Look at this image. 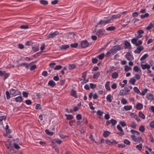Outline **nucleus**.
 Wrapping results in <instances>:
<instances>
[{
    "label": "nucleus",
    "instance_id": "f257e3e1",
    "mask_svg": "<svg viewBox=\"0 0 154 154\" xmlns=\"http://www.w3.org/2000/svg\"><path fill=\"white\" fill-rule=\"evenodd\" d=\"M121 50V47L119 45H116L109 50L106 54V56L108 57L110 56V54H114L116 53L118 51Z\"/></svg>",
    "mask_w": 154,
    "mask_h": 154
},
{
    "label": "nucleus",
    "instance_id": "f03ea898",
    "mask_svg": "<svg viewBox=\"0 0 154 154\" xmlns=\"http://www.w3.org/2000/svg\"><path fill=\"white\" fill-rule=\"evenodd\" d=\"M142 37V35L138 34V35L137 37L131 40V42L133 44L135 45L136 46H139L142 43V41L141 40H140L138 41L137 42V41L138 40L139 38H141Z\"/></svg>",
    "mask_w": 154,
    "mask_h": 154
},
{
    "label": "nucleus",
    "instance_id": "7ed1b4c3",
    "mask_svg": "<svg viewBox=\"0 0 154 154\" xmlns=\"http://www.w3.org/2000/svg\"><path fill=\"white\" fill-rule=\"evenodd\" d=\"M131 138L133 140H134L135 142L140 143L141 142H143L142 138L141 137H136L134 135H131Z\"/></svg>",
    "mask_w": 154,
    "mask_h": 154
},
{
    "label": "nucleus",
    "instance_id": "20e7f679",
    "mask_svg": "<svg viewBox=\"0 0 154 154\" xmlns=\"http://www.w3.org/2000/svg\"><path fill=\"white\" fill-rule=\"evenodd\" d=\"M10 93L11 94L13 97L20 95V91L13 88L11 89L10 90Z\"/></svg>",
    "mask_w": 154,
    "mask_h": 154
},
{
    "label": "nucleus",
    "instance_id": "39448f33",
    "mask_svg": "<svg viewBox=\"0 0 154 154\" xmlns=\"http://www.w3.org/2000/svg\"><path fill=\"white\" fill-rule=\"evenodd\" d=\"M110 20L108 19L106 20H101L99 23H98L97 25L95 26V28H96L97 26L99 25H103L105 24L106 23H110L111 22L110 21Z\"/></svg>",
    "mask_w": 154,
    "mask_h": 154
},
{
    "label": "nucleus",
    "instance_id": "423d86ee",
    "mask_svg": "<svg viewBox=\"0 0 154 154\" xmlns=\"http://www.w3.org/2000/svg\"><path fill=\"white\" fill-rule=\"evenodd\" d=\"M105 30L103 29H100L97 31L96 34L99 37H100L104 34Z\"/></svg>",
    "mask_w": 154,
    "mask_h": 154
},
{
    "label": "nucleus",
    "instance_id": "0eeeda50",
    "mask_svg": "<svg viewBox=\"0 0 154 154\" xmlns=\"http://www.w3.org/2000/svg\"><path fill=\"white\" fill-rule=\"evenodd\" d=\"M59 32L57 31H55L53 33H51L47 36V38H52L56 35L59 34Z\"/></svg>",
    "mask_w": 154,
    "mask_h": 154
},
{
    "label": "nucleus",
    "instance_id": "6e6552de",
    "mask_svg": "<svg viewBox=\"0 0 154 154\" xmlns=\"http://www.w3.org/2000/svg\"><path fill=\"white\" fill-rule=\"evenodd\" d=\"M125 57L129 61H131L134 59V57L129 52H128L125 55Z\"/></svg>",
    "mask_w": 154,
    "mask_h": 154
},
{
    "label": "nucleus",
    "instance_id": "1a4fd4ad",
    "mask_svg": "<svg viewBox=\"0 0 154 154\" xmlns=\"http://www.w3.org/2000/svg\"><path fill=\"white\" fill-rule=\"evenodd\" d=\"M81 47L82 48H85L89 45V43L86 41H84L81 43Z\"/></svg>",
    "mask_w": 154,
    "mask_h": 154
},
{
    "label": "nucleus",
    "instance_id": "9d476101",
    "mask_svg": "<svg viewBox=\"0 0 154 154\" xmlns=\"http://www.w3.org/2000/svg\"><path fill=\"white\" fill-rule=\"evenodd\" d=\"M143 49L144 48L143 46H140L134 51V52L135 53L139 54Z\"/></svg>",
    "mask_w": 154,
    "mask_h": 154
},
{
    "label": "nucleus",
    "instance_id": "9b49d317",
    "mask_svg": "<svg viewBox=\"0 0 154 154\" xmlns=\"http://www.w3.org/2000/svg\"><path fill=\"white\" fill-rule=\"evenodd\" d=\"M141 66L142 68L143 69H149L150 67V65L146 63L145 64H141Z\"/></svg>",
    "mask_w": 154,
    "mask_h": 154
},
{
    "label": "nucleus",
    "instance_id": "f8f14e48",
    "mask_svg": "<svg viewBox=\"0 0 154 154\" xmlns=\"http://www.w3.org/2000/svg\"><path fill=\"white\" fill-rule=\"evenodd\" d=\"M121 16V14H118L116 15H113L109 19L110 20V21L112 19H116L117 18H119Z\"/></svg>",
    "mask_w": 154,
    "mask_h": 154
},
{
    "label": "nucleus",
    "instance_id": "ddd939ff",
    "mask_svg": "<svg viewBox=\"0 0 154 154\" xmlns=\"http://www.w3.org/2000/svg\"><path fill=\"white\" fill-rule=\"evenodd\" d=\"M146 97L148 100H153L154 99V97L153 95L149 93L147 94H146Z\"/></svg>",
    "mask_w": 154,
    "mask_h": 154
},
{
    "label": "nucleus",
    "instance_id": "4468645a",
    "mask_svg": "<svg viewBox=\"0 0 154 154\" xmlns=\"http://www.w3.org/2000/svg\"><path fill=\"white\" fill-rule=\"evenodd\" d=\"M110 82L107 81L105 85V87L106 90L108 91H110L111 90L109 86Z\"/></svg>",
    "mask_w": 154,
    "mask_h": 154
},
{
    "label": "nucleus",
    "instance_id": "2eb2a0df",
    "mask_svg": "<svg viewBox=\"0 0 154 154\" xmlns=\"http://www.w3.org/2000/svg\"><path fill=\"white\" fill-rule=\"evenodd\" d=\"M69 48L68 45H61L60 48L61 50H66Z\"/></svg>",
    "mask_w": 154,
    "mask_h": 154
},
{
    "label": "nucleus",
    "instance_id": "dca6fc26",
    "mask_svg": "<svg viewBox=\"0 0 154 154\" xmlns=\"http://www.w3.org/2000/svg\"><path fill=\"white\" fill-rule=\"evenodd\" d=\"M154 20L146 28V29L147 30H149L150 29H151L152 27H153L154 26Z\"/></svg>",
    "mask_w": 154,
    "mask_h": 154
},
{
    "label": "nucleus",
    "instance_id": "f3484780",
    "mask_svg": "<svg viewBox=\"0 0 154 154\" xmlns=\"http://www.w3.org/2000/svg\"><path fill=\"white\" fill-rule=\"evenodd\" d=\"M124 109L126 111L131 110L132 109L131 106L127 105L124 107Z\"/></svg>",
    "mask_w": 154,
    "mask_h": 154
},
{
    "label": "nucleus",
    "instance_id": "a211bd4d",
    "mask_svg": "<svg viewBox=\"0 0 154 154\" xmlns=\"http://www.w3.org/2000/svg\"><path fill=\"white\" fill-rule=\"evenodd\" d=\"M125 46L126 48H130L131 46L130 43L127 41H125Z\"/></svg>",
    "mask_w": 154,
    "mask_h": 154
},
{
    "label": "nucleus",
    "instance_id": "6ab92c4d",
    "mask_svg": "<svg viewBox=\"0 0 154 154\" xmlns=\"http://www.w3.org/2000/svg\"><path fill=\"white\" fill-rule=\"evenodd\" d=\"M143 107V105L142 103H138L137 104L136 106V108L137 109H141Z\"/></svg>",
    "mask_w": 154,
    "mask_h": 154
},
{
    "label": "nucleus",
    "instance_id": "aec40b11",
    "mask_svg": "<svg viewBox=\"0 0 154 154\" xmlns=\"http://www.w3.org/2000/svg\"><path fill=\"white\" fill-rule=\"evenodd\" d=\"M48 84L50 86L52 87H53L55 85L56 83L53 81L51 80L49 82Z\"/></svg>",
    "mask_w": 154,
    "mask_h": 154
},
{
    "label": "nucleus",
    "instance_id": "412c9836",
    "mask_svg": "<svg viewBox=\"0 0 154 154\" xmlns=\"http://www.w3.org/2000/svg\"><path fill=\"white\" fill-rule=\"evenodd\" d=\"M119 75L116 72H113L112 75V77L113 79H116Z\"/></svg>",
    "mask_w": 154,
    "mask_h": 154
},
{
    "label": "nucleus",
    "instance_id": "4be33fe9",
    "mask_svg": "<svg viewBox=\"0 0 154 154\" xmlns=\"http://www.w3.org/2000/svg\"><path fill=\"white\" fill-rule=\"evenodd\" d=\"M14 99L16 102H17L20 103L23 100V98L21 96H18L14 98Z\"/></svg>",
    "mask_w": 154,
    "mask_h": 154
},
{
    "label": "nucleus",
    "instance_id": "5701e85b",
    "mask_svg": "<svg viewBox=\"0 0 154 154\" xmlns=\"http://www.w3.org/2000/svg\"><path fill=\"white\" fill-rule=\"evenodd\" d=\"M76 91L73 89L71 90V95L75 98H77Z\"/></svg>",
    "mask_w": 154,
    "mask_h": 154
},
{
    "label": "nucleus",
    "instance_id": "b1692460",
    "mask_svg": "<svg viewBox=\"0 0 154 154\" xmlns=\"http://www.w3.org/2000/svg\"><path fill=\"white\" fill-rule=\"evenodd\" d=\"M112 97L110 94H108L106 97V99L109 102H112Z\"/></svg>",
    "mask_w": 154,
    "mask_h": 154
},
{
    "label": "nucleus",
    "instance_id": "393cba45",
    "mask_svg": "<svg viewBox=\"0 0 154 154\" xmlns=\"http://www.w3.org/2000/svg\"><path fill=\"white\" fill-rule=\"evenodd\" d=\"M135 82L136 80L133 78H131L129 81V83L133 85H135Z\"/></svg>",
    "mask_w": 154,
    "mask_h": 154
},
{
    "label": "nucleus",
    "instance_id": "a878e982",
    "mask_svg": "<svg viewBox=\"0 0 154 154\" xmlns=\"http://www.w3.org/2000/svg\"><path fill=\"white\" fill-rule=\"evenodd\" d=\"M39 2L41 4L44 5H47L48 3V2L47 1L45 0H40L39 1Z\"/></svg>",
    "mask_w": 154,
    "mask_h": 154
},
{
    "label": "nucleus",
    "instance_id": "bb28decb",
    "mask_svg": "<svg viewBox=\"0 0 154 154\" xmlns=\"http://www.w3.org/2000/svg\"><path fill=\"white\" fill-rule=\"evenodd\" d=\"M105 143L106 144H108L110 146H111L112 144V142H115L116 143V141L113 140L112 142H111L109 140H106L105 141Z\"/></svg>",
    "mask_w": 154,
    "mask_h": 154
},
{
    "label": "nucleus",
    "instance_id": "cd10ccee",
    "mask_svg": "<svg viewBox=\"0 0 154 154\" xmlns=\"http://www.w3.org/2000/svg\"><path fill=\"white\" fill-rule=\"evenodd\" d=\"M133 70L135 72H140V73H141V71L139 69L138 67L137 66H135L134 67Z\"/></svg>",
    "mask_w": 154,
    "mask_h": 154
},
{
    "label": "nucleus",
    "instance_id": "c85d7f7f",
    "mask_svg": "<svg viewBox=\"0 0 154 154\" xmlns=\"http://www.w3.org/2000/svg\"><path fill=\"white\" fill-rule=\"evenodd\" d=\"M30 65V64H28L25 63H22L20 64V66H25L26 68H27Z\"/></svg>",
    "mask_w": 154,
    "mask_h": 154
},
{
    "label": "nucleus",
    "instance_id": "c756f323",
    "mask_svg": "<svg viewBox=\"0 0 154 154\" xmlns=\"http://www.w3.org/2000/svg\"><path fill=\"white\" fill-rule=\"evenodd\" d=\"M137 125L134 122H132L131 125V127L134 129H135L137 127Z\"/></svg>",
    "mask_w": 154,
    "mask_h": 154
},
{
    "label": "nucleus",
    "instance_id": "7c9ffc66",
    "mask_svg": "<svg viewBox=\"0 0 154 154\" xmlns=\"http://www.w3.org/2000/svg\"><path fill=\"white\" fill-rule=\"evenodd\" d=\"M65 116H66V119L69 120L72 119L73 118V116L72 115H67L65 114Z\"/></svg>",
    "mask_w": 154,
    "mask_h": 154
},
{
    "label": "nucleus",
    "instance_id": "2f4dec72",
    "mask_svg": "<svg viewBox=\"0 0 154 154\" xmlns=\"http://www.w3.org/2000/svg\"><path fill=\"white\" fill-rule=\"evenodd\" d=\"M110 134V132L108 131H106L104 132L103 135L104 137H108Z\"/></svg>",
    "mask_w": 154,
    "mask_h": 154
},
{
    "label": "nucleus",
    "instance_id": "473e14b6",
    "mask_svg": "<svg viewBox=\"0 0 154 154\" xmlns=\"http://www.w3.org/2000/svg\"><path fill=\"white\" fill-rule=\"evenodd\" d=\"M139 116L141 118L144 119H145V116L141 112H140L139 113Z\"/></svg>",
    "mask_w": 154,
    "mask_h": 154
},
{
    "label": "nucleus",
    "instance_id": "72a5a7b5",
    "mask_svg": "<svg viewBox=\"0 0 154 154\" xmlns=\"http://www.w3.org/2000/svg\"><path fill=\"white\" fill-rule=\"evenodd\" d=\"M136 148L138 150H140L142 148V144L140 143L139 145L136 146Z\"/></svg>",
    "mask_w": 154,
    "mask_h": 154
},
{
    "label": "nucleus",
    "instance_id": "f704fd0d",
    "mask_svg": "<svg viewBox=\"0 0 154 154\" xmlns=\"http://www.w3.org/2000/svg\"><path fill=\"white\" fill-rule=\"evenodd\" d=\"M131 69V67L129 66H125L124 71L126 72H127L130 70Z\"/></svg>",
    "mask_w": 154,
    "mask_h": 154
},
{
    "label": "nucleus",
    "instance_id": "c9c22d12",
    "mask_svg": "<svg viewBox=\"0 0 154 154\" xmlns=\"http://www.w3.org/2000/svg\"><path fill=\"white\" fill-rule=\"evenodd\" d=\"M100 73L99 72H97L96 74L94 75L93 77L94 79H97L100 76Z\"/></svg>",
    "mask_w": 154,
    "mask_h": 154
},
{
    "label": "nucleus",
    "instance_id": "e433bc0d",
    "mask_svg": "<svg viewBox=\"0 0 154 154\" xmlns=\"http://www.w3.org/2000/svg\"><path fill=\"white\" fill-rule=\"evenodd\" d=\"M76 68V66L74 64H71L69 65L68 68L69 69H72Z\"/></svg>",
    "mask_w": 154,
    "mask_h": 154
},
{
    "label": "nucleus",
    "instance_id": "4c0bfd02",
    "mask_svg": "<svg viewBox=\"0 0 154 154\" xmlns=\"http://www.w3.org/2000/svg\"><path fill=\"white\" fill-rule=\"evenodd\" d=\"M104 56H105L104 54V53H102L101 54H100L98 55L97 56V57L99 59L102 60L103 58V57H104Z\"/></svg>",
    "mask_w": 154,
    "mask_h": 154
},
{
    "label": "nucleus",
    "instance_id": "58836bf2",
    "mask_svg": "<svg viewBox=\"0 0 154 154\" xmlns=\"http://www.w3.org/2000/svg\"><path fill=\"white\" fill-rule=\"evenodd\" d=\"M112 126L115 125L116 124L117 121L116 120L112 119L110 120Z\"/></svg>",
    "mask_w": 154,
    "mask_h": 154
},
{
    "label": "nucleus",
    "instance_id": "ea45409f",
    "mask_svg": "<svg viewBox=\"0 0 154 154\" xmlns=\"http://www.w3.org/2000/svg\"><path fill=\"white\" fill-rule=\"evenodd\" d=\"M45 133L48 134V135H52L53 134V133L52 132L48 130V129H46L45 130Z\"/></svg>",
    "mask_w": 154,
    "mask_h": 154
},
{
    "label": "nucleus",
    "instance_id": "a19ab883",
    "mask_svg": "<svg viewBox=\"0 0 154 154\" xmlns=\"http://www.w3.org/2000/svg\"><path fill=\"white\" fill-rule=\"evenodd\" d=\"M148 91V89L145 88L143 90L141 93H140V94L142 96H144Z\"/></svg>",
    "mask_w": 154,
    "mask_h": 154
},
{
    "label": "nucleus",
    "instance_id": "79ce46f5",
    "mask_svg": "<svg viewBox=\"0 0 154 154\" xmlns=\"http://www.w3.org/2000/svg\"><path fill=\"white\" fill-rule=\"evenodd\" d=\"M148 56L147 54H145L140 59V60H143L146 59Z\"/></svg>",
    "mask_w": 154,
    "mask_h": 154
},
{
    "label": "nucleus",
    "instance_id": "37998d69",
    "mask_svg": "<svg viewBox=\"0 0 154 154\" xmlns=\"http://www.w3.org/2000/svg\"><path fill=\"white\" fill-rule=\"evenodd\" d=\"M139 130L142 132H143L145 131V128L143 125H141L140 127Z\"/></svg>",
    "mask_w": 154,
    "mask_h": 154
},
{
    "label": "nucleus",
    "instance_id": "c03bdc74",
    "mask_svg": "<svg viewBox=\"0 0 154 154\" xmlns=\"http://www.w3.org/2000/svg\"><path fill=\"white\" fill-rule=\"evenodd\" d=\"M10 94H11L8 91H6V98L7 99H8L10 98Z\"/></svg>",
    "mask_w": 154,
    "mask_h": 154
},
{
    "label": "nucleus",
    "instance_id": "a18cd8bd",
    "mask_svg": "<svg viewBox=\"0 0 154 154\" xmlns=\"http://www.w3.org/2000/svg\"><path fill=\"white\" fill-rule=\"evenodd\" d=\"M121 103L123 104H125L128 103L127 100L125 98H122L121 100Z\"/></svg>",
    "mask_w": 154,
    "mask_h": 154
},
{
    "label": "nucleus",
    "instance_id": "49530a36",
    "mask_svg": "<svg viewBox=\"0 0 154 154\" xmlns=\"http://www.w3.org/2000/svg\"><path fill=\"white\" fill-rule=\"evenodd\" d=\"M103 113V111H101L100 110H98L97 112V115L100 116H102Z\"/></svg>",
    "mask_w": 154,
    "mask_h": 154
},
{
    "label": "nucleus",
    "instance_id": "de8ad7c7",
    "mask_svg": "<svg viewBox=\"0 0 154 154\" xmlns=\"http://www.w3.org/2000/svg\"><path fill=\"white\" fill-rule=\"evenodd\" d=\"M32 48L33 51H36L39 50V48L38 47L36 46L35 47H32Z\"/></svg>",
    "mask_w": 154,
    "mask_h": 154
},
{
    "label": "nucleus",
    "instance_id": "09e8293b",
    "mask_svg": "<svg viewBox=\"0 0 154 154\" xmlns=\"http://www.w3.org/2000/svg\"><path fill=\"white\" fill-rule=\"evenodd\" d=\"M149 16V14L148 13H146L144 15H141L140 16V17L142 18H144L145 17H148Z\"/></svg>",
    "mask_w": 154,
    "mask_h": 154
},
{
    "label": "nucleus",
    "instance_id": "8fccbe9b",
    "mask_svg": "<svg viewBox=\"0 0 154 154\" xmlns=\"http://www.w3.org/2000/svg\"><path fill=\"white\" fill-rule=\"evenodd\" d=\"M119 124L121 125L122 127H124L126 126V124L125 122L123 121H121L119 122Z\"/></svg>",
    "mask_w": 154,
    "mask_h": 154
},
{
    "label": "nucleus",
    "instance_id": "3c124183",
    "mask_svg": "<svg viewBox=\"0 0 154 154\" xmlns=\"http://www.w3.org/2000/svg\"><path fill=\"white\" fill-rule=\"evenodd\" d=\"M134 91L137 93V94H139L140 93V91L138 89L137 87H134Z\"/></svg>",
    "mask_w": 154,
    "mask_h": 154
},
{
    "label": "nucleus",
    "instance_id": "603ef678",
    "mask_svg": "<svg viewBox=\"0 0 154 154\" xmlns=\"http://www.w3.org/2000/svg\"><path fill=\"white\" fill-rule=\"evenodd\" d=\"M62 67V66L60 65H57L54 68L55 70H59L61 69Z\"/></svg>",
    "mask_w": 154,
    "mask_h": 154
},
{
    "label": "nucleus",
    "instance_id": "864d4df0",
    "mask_svg": "<svg viewBox=\"0 0 154 154\" xmlns=\"http://www.w3.org/2000/svg\"><path fill=\"white\" fill-rule=\"evenodd\" d=\"M115 29V28L114 27L110 26V27H108L107 28H106V30L107 31H109V30L111 31V30H114Z\"/></svg>",
    "mask_w": 154,
    "mask_h": 154
},
{
    "label": "nucleus",
    "instance_id": "5fc2aeb1",
    "mask_svg": "<svg viewBox=\"0 0 154 154\" xmlns=\"http://www.w3.org/2000/svg\"><path fill=\"white\" fill-rule=\"evenodd\" d=\"M90 85L91 88L93 89L95 88L96 87V85L92 83H91L90 84Z\"/></svg>",
    "mask_w": 154,
    "mask_h": 154
},
{
    "label": "nucleus",
    "instance_id": "6e6d98bb",
    "mask_svg": "<svg viewBox=\"0 0 154 154\" xmlns=\"http://www.w3.org/2000/svg\"><path fill=\"white\" fill-rule=\"evenodd\" d=\"M134 117L138 122H139L140 121V118L137 117L136 115H134Z\"/></svg>",
    "mask_w": 154,
    "mask_h": 154
},
{
    "label": "nucleus",
    "instance_id": "4d7b16f0",
    "mask_svg": "<svg viewBox=\"0 0 154 154\" xmlns=\"http://www.w3.org/2000/svg\"><path fill=\"white\" fill-rule=\"evenodd\" d=\"M87 75V71L85 72L82 73V77L84 79V80H85V78Z\"/></svg>",
    "mask_w": 154,
    "mask_h": 154
},
{
    "label": "nucleus",
    "instance_id": "13d9d810",
    "mask_svg": "<svg viewBox=\"0 0 154 154\" xmlns=\"http://www.w3.org/2000/svg\"><path fill=\"white\" fill-rule=\"evenodd\" d=\"M78 45V44L77 43H75L74 44H71L70 45L71 47L73 48H76Z\"/></svg>",
    "mask_w": 154,
    "mask_h": 154
},
{
    "label": "nucleus",
    "instance_id": "bf43d9fd",
    "mask_svg": "<svg viewBox=\"0 0 154 154\" xmlns=\"http://www.w3.org/2000/svg\"><path fill=\"white\" fill-rule=\"evenodd\" d=\"M98 60L96 58H93L92 59V62L93 63H96L98 62Z\"/></svg>",
    "mask_w": 154,
    "mask_h": 154
},
{
    "label": "nucleus",
    "instance_id": "052dcab7",
    "mask_svg": "<svg viewBox=\"0 0 154 154\" xmlns=\"http://www.w3.org/2000/svg\"><path fill=\"white\" fill-rule=\"evenodd\" d=\"M13 145L15 148L17 149H18L20 148V147L19 146V145L17 144L16 143H13Z\"/></svg>",
    "mask_w": 154,
    "mask_h": 154
},
{
    "label": "nucleus",
    "instance_id": "680f3d73",
    "mask_svg": "<svg viewBox=\"0 0 154 154\" xmlns=\"http://www.w3.org/2000/svg\"><path fill=\"white\" fill-rule=\"evenodd\" d=\"M6 118V117L5 116H3L0 117V122L2 121L3 120H5Z\"/></svg>",
    "mask_w": 154,
    "mask_h": 154
},
{
    "label": "nucleus",
    "instance_id": "e2e57ef3",
    "mask_svg": "<svg viewBox=\"0 0 154 154\" xmlns=\"http://www.w3.org/2000/svg\"><path fill=\"white\" fill-rule=\"evenodd\" d=\"M55 142L58 144H60L62 143V141L59 139H56L55 140Z\"/></svg>",
    "mask_w": 154,
    "mask_h": 154
},
{
    "label": "nucleus",
    "instance_id": "0e129e2a",
    "mask_svg": "<svg viewBox=\"0 0 154 154\" xmlns=\"http://www.w3.org/2000/svg\"><path fill=\"white\" fill-rule=\"evenodd\" d=\"M55 65H56L55 63H50L49 64V66L51 68H53L54 67V66H55Z\"/></svg>",
    "mask_w": 154,
    "mask_h": 154
},
{
    "label": "nucleus",
    "instance_id": "69168bd1",
    "mask_svg": "<svg viewBox=\"0 0 154 154\" xmlns=\"http://www.w3.org/2000/svg\"><path fill=\"white\" fill-rule=\"evenodd\" d=\"M28 95V93L26 92H23V97H27Z\"/></svg>",
    "mask_w": 154,
    "mask_h": 154
},
{
    "label": "nucleus",
    "instance_id": "338daca9",
    "mask_svg": "<svg viewBox=\"0 0 154 154\" xmlns=\"http://www.w3.org/2000/svg\"><path fill=\"white\" fill-rule=\"evenodd\" d=\"M124 143H125L128 145H129L130 144V142L127 139L125 140Z\"/></svg>",
    "mask_w": 154,
    "mask_h": 154
},
{
    "label": "nucleus",
    "instance_id": "774afa93",
    "mask_svg": "<svg viewBox=\"0 0 154 154\" xmlns=\"http://www.w3.org/2000/svg\"><path fill=\"white\" fill-rule=\"evenodd\" d=\"M111 88L113 89H115L117 88V85L116 83H114L111 86Z\"/></svg>",
    "mask_w": 154,
    "mask_h": 154
}]
</instances>
